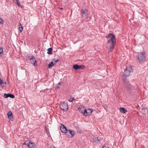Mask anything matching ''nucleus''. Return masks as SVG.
Here are the masks:
<instances>
[{
	"instance_id": "1",
	"label": "nucleus",
	"mask_w": 148,
	"mask_h": 148,
	"mask_svg": "<svg viewBox=\"0 0 148 148\" xmlns=\"http://www.w3.org/2000/svg\"><path fill=\"white\" fill-rule=\"evenodd\" d=\"M116 45V40L114 39V36L108 40L106 44V47L108 49L109 52L112 51L114 49V46Z\"/></svg>"
},
{
	"instance_id": "2",
	"label": "nucleus",
	"mask_w": 148,
	"mask_h": 148,
	"mask_svg": "<svg viewBox=\"0 0 148 148\" xmlns=\"http://www.w3.org/2000/svg\"><path fill=\"white\" fill-rule=\"evenodd\" d=\"M132 72L133 71L132 67L129 66L125 70L123 75L122 76H123L125 78L126 77H129L130 75Z\"/></svg>"
},
{
	"instance_id": "3",
	"label": "nucleus",
	"mask_w": 148,
	"mask_h": 148,
	"mask_svg": "<svg viewBox=\"0 0 148 148\" xmlns=\"http://www.w3.org/2000/svg\"><path fill=\"white\" fill-rule=\"evenodd\" d=\"M82 16L85 18H88V10L85 8L83 7L81 11Z\"/></svg>"
},
{
	"instance_id": "4",
	"label": "nucleus",
	"mask_w": 148,
	"mask_h": 148,
	"mask_svg": "<svg viewBox=\"0 0 148 148\" xmlns=\"http://www.w3.org/2000/svg\"><path fill=\"white\" fill-rule=\"evenodd\" d=\"M145 53L141 52L138 55V60L140 63H141L145 60Z\"/></svg>"
},
{
	"instance_id": "5",
	"label": "nucleus",
	"mask_w": 148,
	"mask_h": 148,
	"mask_svg": "<svg viewBox=\"0 0 148 148\" xmlns=\"http://www.w3.org/2000/svg\"><path fill=\"white\" fill-rule=\"evenodd\" d=\"M60 107V108L64 111H66L68 110V106L67 103L63 102L61 103Z\"/></svg>"
},
{
	"instance_id": "6",
	"label": "nucleus",
	"mask_w": 148,
	"mask_h": 148,
	"mask_svg": "<svg viewBox=\"0 0 148 148\" xmlns=\"http://www.w3.org/2000/svg\"><path fill=\"white\" fill-rule=\"evenodd\" d=\"M121 78L124 84L125 87L127 88L130 89L131 88V86L129 82L127 81L126 78L124 77L123 76H121Z\"/></svg>"
},
{
	"instance_id": "7",
	"label": "nucleus",
	"mask_w": 148,
	"mask_h": 148,
	"mask_svg": "<svg viewBox=\"0 0 148 148\" xmlns=\"http://www.w3.org/2000/svg\"><path fill=\"white\" fill-rule=\"evenodd\" d=\"M66 136L68 138H71L73 137L75 135V132L73 130H68L66 133Z\"/></svg>"
},
{
	"instance_id": "8",
	"label": "nucleus",
	"mask_w": 148,
	"mask_h": 148,
	"mask_svg": "<svg viewBox=\"0 0 148 148\" xmlns=\"http://www.w3.org/2000/svg\"><path fill=\"white\" fill-rule=\"evenodd\" d=\"M85 68V67L84 65H78L76 64L73 65V68L75 70L80 69H84Z\"/></svg>"
},
{
	"instance_id": "9",
	"label": "nucleus",
	"mask_w": 148,
	"mask_h": 148,
	"mask_svg": "<svg viewBox=\"0 0 148 148\" xmlns=\"http://www.w3.org/2000/svg\"><path fill=\"white\" fill-rule=\"evenodd\" d=\"M92 112V109H85V112L84 113V116H87L90 115Z\"/></svg>"
},
{
	"instance_id": "10",
	"label": "nucleus",
	"mask_w": 148,
	"mask_h": 148,
	"mask_svg": "<svg viewBox=\"0 0 148 148\" xmlns=\"http://www.w3.org/2000/svg\"><path fill=\"white\" fill-rule=\"evenodd\" d=\"M60 129L62 133H66L67 132L68 130L64 125L62 124H61Z\"/></svg>"
},
{
	"instance_id": "11",
	"label": "nucleus",
	"mask_w": 148,
	"mask_h": 148,
	"mask_svg": "<svg viewBox=\"0 0 148 148\" xmlns=\"http://www.w3.org/2000/svg\"><path fill=\"white\" fill-rule=\"evenodd\" d=\"M85 109V108L82 106H80L78 108V110L79 112L82 113L84 115V114Z\"/></svg>"
},
{
	"instance_id": "12",
	"label": "nucleus",
	"mask_w": 148,
	"mask_h": 148,
	"mask_svg": "<svg viewBox=\"0 0 148 148\" xmlns=\"http://www.w3.org/2000/svg\"><path fill=\"white\" fill-rule=\"evenodd\" d=\"M35 144L34 143L29 140V143L27 146L29 148H34L35 147Z\"/></svg>"
},
{
	"instance_id": "13",
	"label": "nucleus",
	"mask_w": 148,
	"mask_h": 148,
	"mask_svg": "<svg viewBox=\"0 0 148 148\" xmlns=\"http://www.w3.org/2000/svg\"><path fill=\"white\" fill-rule=\"evenodd\" d=\"M29 59L30 60H34V66H36L37 65V61L36 60L34 57L33 56H29L28 57Z\"/></svg>"
},
{
	"instance_id": "14",
	"label": "nucleus",
	"mask_w": 148,
	"mask_h": 148,
	"mask_svg": "<svg viewBox=\"0 0 148 148\" xmlns=\"http://www.w3.org/2000/svg\"><path fill=\"white\" fill-rule=\"evenodd\" d=\"M4 98H7L8 97H10L11 98H14V96L11 94H6L5 93L4 95Z\"/></svg>"
},
{
	"instance_id": "15",
	"label": "nucleus",
	"mask_w": 148,
	"mask_h": 148,
	"mask_svg": "<svg viewBox=\"0 0 148 148\" xmlns=\"http://www.w3.org/2000/svg\"><path fill=\"white\" fill-rule=\"evenodd\" d=\"M8 118L12 121L13 120V117L12 113L11 111H9L8 112L7 114Z\"/></svg>"
},
{
	"instance_id": "16",
	"label": "nucleus",
	"mask_w": 148,
	"mask_h": 148,
	"mask_svg": "<svg viewBox=\"0 0 148 148\" xmlns=\"http://www.w3.org/2000/svg\"><path fill=\"white\" fill-rule=\"evenodd\" d=\"M102 140V138H101L99 137L97 138H93V141L95 143H99L100 141Z\"/></svg>"
},
{
	"instance_id": "17",
	"label": "nucleus",
	"mask_w": 148,
	"mask_h": 148,
	"mask_svg": "<svg viewBox=\"0 0 148 148\" xmlns=\"http://www.w3.org/2000/svg\"><path fill=\"white\" fill-rule=\"evenodd\" d=\"M119 110L121 112L123 113H125L127 112V110L126 109L123 107L120 108L119 109Z\"/></svg>"
},
{
	"instance_id": "18",
	"label": "nucleus",
	"mask_w": 148,
	"mask_h": 148,
	"mask_svg": "<svg viewBox=\"0 0 148 148\" xmlns=\"http://www.w3.org/2000/svg\"><path fill=\"white\" fill-rule=\"evenodd\" d=\"M114 36V39H115V36L114 35L112 34H109L108 35L106 36V38H110V39Z\"/></svg>"
},
{
	"instance_id": "19",
	"label": "nucleus",
	"mask_w": 148,
	"mask_h": 148,
	"mask_svg": "<svg viewBox=\"0 0 148 148\" xmlns=\"http://www.w3.org/2000/svg\"><path fill=\"white\" fill-rule=\"evenodd\" d=\"M6 83L5 82H3V80L0 78V84L3 86H5Z\"/></svg>"
},
{
	"instance_id": "20",
	"label": "nucleus",
	"mask_w": 148,
	"mask_h": 148,
	"mask_svg": "<svg viewBox=\"0 0 148 148\" xmlns=\"http://www.w3.org/2000/svg\"><path fill=\"white\" fill-rule=\"evenodd\" d=\"M55 64V63L54 62H51L48 65V67L50 69L52 68V67L54 66Z\"/></svg>"
},
{
	"instance_id": "21",
	"label": "nucleus",
	"mask_w": 148,
	"mask_h": 148,
	"mask_svg": "<svg viewBox=\"0 0 148 148\" xmlns=\"http://www.w3.org/2000/svg\"><path fill=\"white\" fill-rule=\"evenodd\" d=\"M47 53L49 54H51L52 53V48L51 47L50 48L48 49H47Z\"/></svg>"
},
{
	"instance_id": "22",
	"label": "nucleus",
	"mask_w": 148,
	"mask_h": 148,
	"mask_svg": "<svg viewBox=\"0 0 148 148\" xmlns=\"http://www.w3.org/2000/svg\"><path fill=\"white\" fill-rule=\"evenodd\" d=\"M20 28V32H21L23 29V28L22 27V25H21V23H20V28Z\"/></svg>"
},
{
	"instance_id": "23",
	"label": "nucleus",
	"mask_w": 148,
	"mask_h": 148,
	"mask_svg": "<svg viewBox=\"0 0 148 148\" xmlns=\"http://www.w3.org/2000/svg\"><path fill=\"white\" fill-rule=\"evenodd\" d=\"M74 97H72L71 98H70L68 100V101L70 102H72L73 100H74Z\"/></svg>"
},
{
	"instance_id": "24",
	"label": "nucleus",
	"mask_w": 148,
	"mask_h": 148,
	"mask_svg": "<svg viewBox=\"0 0 148 148\" xmlns=\"http://www.w3.org/2000/svg\"><path fill=\"white\" fill-rule=\"evenodd\" d=\"M58 61H59L58 60H56L55 59H54L52 60L51 62H54V63H55V64H56V63H57V62H58Z\"/></svg>"
},
{
	"instance_id": "25",
	"label": "nucleus",
	"mask_w": 148,
	"mask_h": 148,
	"mask_svg": "<svg viewBox=\"0 0 148 148\" xmlns=\"http://www.w3.org/2000/svg\"><path fill=\"white\" fill-rule=\"evenodd\" d=\"M29 143V140H27L23 144V145H28Z\"/></svg>"
},
{
	"instance_id": "26",
	"label": "nucleus",
	"mask_w": 148,
	"mask_h": 148,
	"mask_svg": "<svg viewBox=\"0 0 148 148\" xmlns=\"http://www.w3.org/2000/svg\"><path fill=\"white\" fill-rule=\"evenodd\" d=\"M102 148H109V147L107 145H104Z\"/></svg>"
},
{
	"instance_id": "27",
	"label": "nucleus",
	"mask_w": 148,
	"mask_h": 148,
	"mask_svg": "<svg viewBox=\"0 0 148 148\" xmlns=\"http://www.w3.org/2000/svg\"><path fill=\"white\" fill-rule=\"evenodd\" d=\"M3 53V49L2 48H0V54Z\"/></svg>"
},
{
	"instance_id": "28",
	"label": "nucleus",
	"mask_w": 148,
	"mask_h": 148,
	"mask_svg": "<svg viewBox=\"0 0 148 148\" xmlns=\"http://www.w3.org/2000/svg\"><path fill=\"white\" fill-rule=\"evenodd\" d=\"M4 22L3 20L0 18V24H2Z\"/></svg>"
},
{
	"instance_id": "29",
	"label": "nucleus",
	"mask_w": 148,
	"mask_h": 148,
	"mask_svg": "<svg viewBox=\"0 0 148 148\" xmlns=\"http://www.w3.org/2000/svg\"><path fill=\"white\" fill-rule=\"evenodd\" d=\"M14 2L17 4L19 3L18 0H14Z\"/></svg>"
},
{
	"instance_id": "30",
	"label": "nucleus",
	"mask_w": 148,
	"mask_h": 148,
	"mask_svg": "<svg viewBox=\"0 0 148 148\" xmlns=\"http://www.w3.org/2000/svg\"><path fill=\"white\" fill-rule=\"evenodd\" d=\"M31 63L33 64V65H34V60H31Z\"/></svg>"
},
{
	"instance_id": "31",
	"label": "nucleus",
	"mask_w": 148,
	"mask_h": 148,
	"mask_svg": "<svg viewBox=\"0 0 148 148\" xmlns=\"http://www.w3.org/2000/svg\"><path fill=\"white\" fill-rule=\"evenodd\" d=\"M18 5L19 6H21V4L20 3H19L18 4Z\"/></svg>"
},
{
	"instance_id": "32",
	"label": "nucleus",
	"mask_w": 148,
	"mask_h": 148,
	"mask_svg": "<svg viewBox=\"0 0 148 148\" xmlns=\"http://www.w3.org/2000/svg\"><path fill=\"white\" fill-rule=\"evenodd\" d=\"M50 148H55V147H53V146H51V147H50Z\"/></svg>"
},
{
	"instance_id": "33",
	"label": "nucleus",
	"mask_w": 148,
	"mask_h": 148,
	"mask_svg": "<svg viewBox=\"0 0 148 148\" xmlns=\"http://www.w3.org/2000/svg\"><path fill=\"white\" fill-rule=\"evenodd\" d=\"M59 9H61V10H62L63 9V8H59Z\"/></svg>"
},
{
	"instance_id": "34",
	"label": "nucleus",
	"mask_w": 148,
	"mask_h": 148,
	"mask_svg": "<svg viewBox=\"0 0 148 148\" xmlns=\"http://www.w3.org/2000/svg\"><path fill=\"white\" fill-rule=\"evenodd\" d=\"M58 84H59V85H60V84H61L60 83V82L59 83H58Z\"/></svg>"
}]
</instances>
